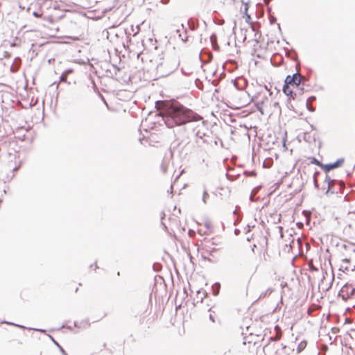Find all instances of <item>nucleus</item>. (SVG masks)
Returning <instances> with one entry per match:
<instances>
[{
    "mask_svg": "<svg viewBox=\"0 0 355 355\" xmlns=\"http://www.w3.org/2000/svg\"><path fill=\"white\" fill-rule=\"evenodd\" d=\"M166 105V114L163 119L168 128L184 125L192 121H200L202 119L201 116L178 102L168 103Z\"/></svg>",
    "mask_w": 355,
    "mask_h": 355,
    "instance_id": "nucleus-1",
    "label": "nucleus"
},
{
    "mask_svg": "<svg viewBox=\"0 0 355 355\" xmlns=\"http://www.w3.org/2000/svg\"><path fill=\"white\" fill-rule=\"evenodd\" d=\"M248 4L243 1H236L234 3V15L239 21L248 22L250 15L248 13Z\"/></svg>",
    "mask_w": 355,
    "mask_h": 355,
    "instance_id": "nucleus-2",
    "label": "nucleus"
},
{
    "mask_svg": "<svg viewBox=\"0 0 355 355\" xmlns=\"http://www.w3.org/2000/svg\"><path fill=\"white\" fill-rule=\"evenodd\" d=\"M244 26L240 27V32L243 35V40H245L248 37H254L253 40L258 42L261 36L257 27L254 26L256 24H243Z\"/></svg>",
    "mask_w": 355,
    "mask_h": 355,
    "instance_id": "nucleus-3",
    "label": "nucleus"
},
{
    "mask_svg": "<svg viewBox=\"0 0 355 355\" xmlns=\"http://www.w3.org/2000/svg\"><path fill=\"white\" fill-rule=\"evenodd\" d=\"M198 26V24H180V27L175 30L174 37L176 35L184 42L188 40V28L191 31H195Z\"/></svg>",
    "mask_w": 355,
    "mask_h": 355,
    "instance_id": "nucleus-4",
    "label": "nucleus"
},
{
    "mask_svg": "<svg viewBox=\"0 0 355 355\" xmlns=\"http://www.w3.org/2000/svg\"><path fill=\"white\" fill-rule=\"evenodd\" d=\"M122 24H119L117 26H116L114 24L110 26V31H115L114 36L116 37H122L123 34H125L128 37L130 35V32L128 28L125 27H121L120 25Z\"/></svg>",
    "mask_w": 355,
    "mask_h": 355,
    "instance_id": "nucleus-5",
    "label": "nucleus"
},
{
    "mask_svg": "<svg viewBox=\"0 0 355 355\" xmlns=\"http://www.w3.org/2000/svg\"><path fill=\"white\" fill-rule=\"evenodd\" d=\"M344 158H339L336 162L329 164H324L322 165V170L326 173H329L330 171L340 167L344 163Z\"/></svg>",
    "mask_w": 355,
    "mask_h": 355,
    "instance_id": "nucleus-6",
    "label": "nucleus"
},
{
    "mask_svg": "<svg viewBox=\"0 0 355 355\" xmlns=\"http://www.w3.org/2000/svg\"><path fill=\"white\" fill-rule=\"evenodd\" d=\"M302 84L301 80H294L293 76H291V75H287L285 80H284V85H288L290 87V85L295 87H299L300 85Z\"/></svg>",
    "mask_w": 355,
    "mask_h": 355,
    "instance_id": "nucleus-7",
    "label": "nucleus"
},
{
    "mask_svg": "<svg viewBox=\"0 0 355 355\" xmlns=\"http://www.w3.org/2000/svg\"><path fill=\"white\" fill-rule=\"evenodd\" d=\"M282 91L284 94L288 97L287 101H291V99H295L297 96V93L294 92L288 85H284Z\"/></svg>",
    "mask_w": 355,
    "mask_h": 355,
    "instance_id": "nucleus-8",
    "label": "nucleus"
},
{
    "mask_svg": "<svg viewBox=\"0 0 355 355\" xmlns=\"http://www.w3.org/2000/svg\"><path fill=\"white\" fill-rule=\"evenodd\" d=\"M47 336L53 342V343L58 348L59 351L62 353V355H68L64 348L54 339L51 335L47 334Z\"/></svg>",
    "mask_w": 355,
    "mask_h": 355,
    "instance_id": "nucleus-9",
    "label": "nucleus"
},
{
    "mask_svg": "<svg viewBox=\"0 0 355 355\" xmlns=\"http://www.w3.org/2000/svg\"><path fill=\"white\" fill-rule=\"evenodd\" d=\"M142 24H137L135 27H134L133 24H131L130 27L128 28L130 32V35H132L133 36L137 35V34L140 31V25Z\"/></svg>",
    "mask_w": 355,
    "mask_h": 355,
    "instance_id": "nucleus-10",
    "label": "nucleus"
},
{
    "mask_svg": "<svg viewBox=\"0 0 355 355\" xmlns=\"http://www.w3.org/2000/svg\"><path fill=\"white\" fill-rule=\"evenodd\" d=\"M112 68H113V71H112V70H110V69H108V70H107V73H109L110 74V76L112 78H114V76H117V73L121 70V68L115 64H112Z\"/></svg>",
    "mask_w": 355,
    "mask_h": 355,
    "instance_id": "nucleus-11",
    "label": "nucleus"
},
{
    "mask_svg": "<svg viewBox=\"0 0 355 355\" xmlns=\"http://www.w3.org/2000/svg\"><path fill=\"white\" fill-rule=\"evenodd\" d=\"M274 291L272 288H268L266 291L262 292L257 300L266 297L267 295H270Z\"/></svg>",
    "mask_w": 355,
    "mask_h": 355,
    "instance_id": "nucleus-12",
    "label": "nucleus"
},
{
    "mask_svg": "<svg viewBox=\"0 0 355 355\" xmlns=\"http://www.w3.org/2000/svg\"><path fill=\"white\" fill-rule=\"evenodd\" d=\"M58 31V27H53V28H50L49 31L45 32V34L50 37H54L55 35V34L57 33Z\"/></svg>",
    "mask_w": 355,
    "mask_h": 355,
    "instance_id": "nucleus-13",
    "label": "nucleus"
},
{
    "mask_svg": "<svg viewBox=\"0 0 355 355\" xmlns=\"http://www.w3.org/2000/svg\"><path fill=\"white\" fill-rule=\"evenodd\" d=\"M220 284L219 282H216L213 286H212V288H213V295L216 296L218 295L219 293V290H220Z\"/></svg>",
    "mask_w": 355,
    "mask_h": 355,
    "instance_id": "nucleus-14",
    "label": "nucleus"
},
{
    "mask_svg": "<svg viewBox=\"0 0 355 355\" xmlns=\"http://www.w3.org/2000/svg\"><path fill=\"white\" fill-rule=\"evenodd\" d=\"M345 289L347 290V292L348 295H353L354 293H355V288H352V287L347 286V284L343 286L342 291L343 292L345 291Z\"/></svg>",
    "mask_w": 355,
    "mask_h": 355,
    "instance_id": "nucleus-15",
    "label": "nucleus"
},
{
    "mask_svg": "<svg viewBox=\"0 0 355 355\" xmlns=\"http://www.w3.org/2000/svg\"><path fill=\"white\" fill-rule=\"evenodd\" d=\"M311 163L320 167L322 169V165H324V164H322L320 160H318L315 157H311Z\"/></svg>",
    "mask_w": 355,
    "mask_h": 355,
    "instance_id": "nucleus-16",
    "label": "nucleus"
},
{
    "mask_svg": "<svg viewBox=\"0 0 355 355\" xmlns=\"http://www.w3.org/2000/svg\"><path fill=\"white\" fill-rule=\"evenodd\" d=\"M336 193V192H335V191H334V187H331V186H330V184H328V185H327V189H326V191H325L324 194H325L326 196H329L330 194H334V193Z\"/></svg>",
    "mask_w": 355,
    "mask_h": 355,
    "instance_id": "nucleus-17",
    "label": "nucleus"
},
{
    "mask_svg": "<svg viewBox=\"0 0 355 355\" xmlns=\"http://www.w3.org/2000/svg\"><path fill=\"white\" fill-rule=\"evenodd\" d=\"M116 32V30L115 31H110V27L108 28V29H105L103 31V35H106V37L107 39L110 38V37L112 35H114V33Z\"/></svg>",
    "mask_w": 355,
    "mask_h": 355,
    "instance_id": "nucleus-18",
    "label": "nucleus"
},
{
    "mask_svg": "<svg viewBox=\"0 0 355 355\" xmlns=\"http://www.w3.org/2000/svg\"><path fill=\"white\" fill-rule=\"evenodd\" d=\"M306 345V342H301L300 343H299L297 347V352H301L305 348Z\"/></svg>",
    "mask_w": 355,
    "mask_h": 355,
    "instance_id": "nucleus-19",
    "label": "nucleus"
},
{
    "mask_svg": "<svg viewBox=\"0 0 355 355\" xmlns=\"http://www.w3.org/2000/svg\"><path fill=\"white\" fill-rule=\"evenodd\" d=\"M320 174V172L319 171H315L314 175H313V185H314V187L317 189H319V184L317 182V180H316V176Z\"/></svg>",
    "mask_w": 355,
    "mask_h": 355,
    "instance_id": "nucleus-20",
    "label": "nucleus"
},
{
    "mask_svg": "<svg viewBox=\"0 0 355 355\" xmlns=\"http://www.w3.org/2000/svg\"><path fill=\"white\" fill-rule=\"evenodd\" d=\"M208 197H209V194H208L206 189L205 188L203 193H202V200L204 204L207 203V198Z\"/></svg>",
    "mask_w": 355,
    "mask_h": 355,
    "instance_id": "nucleus-21",
    "label": "nucleus"
},
{
    "mask_svg": "<svg viewBox=\"0 0 355 355\" xmlns=\"http://www.w3.org/2000/svg\"><path fill=\"white\" fill-rule=\"evenodd\" d=\"M210 42H211V44L217 43V35L216 33H212L210 35Z\"/></svg>",
    "mask_w": 355,
    "mask_h": 355,
    "instance_id": "nucleus-22",
    "label": "nucleus"
},
{
    "mask_svg": "<svg viewBox=\"0 0 355 355\" xmlns=\"http://www.w3.org/2000/svg\"><path fill=\"white\" fill-rule=\"evenodd\" d=\"M217 251H218V249H217V248H210V249H207V250H206V252H207L209 255H210V256H213V254H214V252H217Z\"/></svg>",
    "mask_w": 355,
    "mask_h": 355,
    "instance_id": "nucleus-23",
    "label": "nucleus"
},
{
    "mask_svg": "<svg viewBox=\"0 0 355 355\" xmlns=\"http://www.w3.org/2000/svg\"><path fill=\"white\" fill-rule=\"evenodd\" d=\"M195 135L196 137L198 139H202L205 137V134L204 132H201L200 130H197L195 132Z\"/></svg>",
    "mask_w": 355,
    "mask_h": 355,
    "instance_id": "nucleus-24",
    "label": "nucleus"
},
{
    "mask_svg": "<svg viewBox=\"0 0 355 355\" xmlns=\"http://www.w3.org/2000/svg\"><path fill=\"white\" fill-rule=\"evenodd\" d=\"M291 76H293L294 80L300 79L301 82L302 81V79H304V78L300 74H299L297 71L293 75H291Z\"/></svg>",
    "mask_w": 355,
    "mask_h": 355,
    "instance_id": "nucleus-25",
    "label": "nucleus"
},
{
    "mask_svg": "<svg viewBox=\"0 0 355 355\" xmlns=\"http://www.w3.org/2000/svg\"><path fill=\"white\" fill-rule=\"evenodd\" d=\"M334 181V180L331 179L329 175H328L327 174L326 175V177H325V179L324 181V183H327L328 185V184H330L331 182H332Z\"/></svg>",
    "mask_w": 355,
    "mask_h": 355,
    "instance_id": "nucleus-26",
    "label": "nucleus"
},
{
    "mask_svg": "<svg viewBox=\"0 0 355 355\" xmlns=\"http://www.w3.org/2000/svg\"><path fill=\"white\" fill-rule=\"evenodd\" d=\"M190 142V139H189V137H186L185 138H184L183 139H182L181 142L180 143V144H184V146H187L189 144Z\"/></svg>",
    "mask_w": 355,
    "mask_h": 355,
    "instance_id": "nucleus-27",
    "label": "nucleus"
},
{
    "mask_svg": "<svg viewBox=\"0 0 355 355\" xmlns=\"http://www.w3.org/2000/svg\"><path fill=\"white\" fill-rule=\"evenodd\" d=\"M256 107H257V110L261 113V114H264L263 108V107L261 105L257 103V104H256Z\"/></svg>",
    "mask_w": 355,
    "mask_h": 355,
    "instance_id": "nucleus-28",
    "label": "nucleus"
},
{
    "mask_svg": "<svg viewBox=\"0 0 355 355\" xmlns=\"http://www.w3.org/2000/svg\"><path fill=\"white\" fill-rule=\"evenodd\" d=\"M204 225L207 230H210L211 228V223L209 220H206Z\"/></svg>",
    "mask_w": 355,
    "mask_h": 355,
    "instance_id": "nucleus-29",
    "label": "nucleus"
},
{
    "mask_svg": "<svg viewBox=\"0 0 355 355\" xmlns=\"http://www.w3.org/2000/svg\"><path fill=\"white\" fill-rule=\"evenodd\" d=\"M60 81L67 82L66 74L64 73H62V75L60 76Z\"/></svg>",
    "mask_w": 355,
    "mask_h": 355,
    "instance_id": "nucleus-30",
    "label": "nucleus"
},
{
    "mask_svg": "<svg viewBox=\"0 0 355 355\" xmlns=\"http://www.w3.org/2000/svg\"><path fill=\"white\" fill-rule=\"evenodd\" d=\"M80 325H85L87 327H89L90 326V323L89 322L88 320H83L80 322Z\"/></svg>",
    "mask_w": 355,
    "mask_h": 355,
    "instance_id": "nucleus-31",
    "label": "nucleus"
},
{
    "mask_svg": "<svg viewBox=\"0 0 355 355\" xmlns=\"http://www.w3.org/2000/svg\"><path fill=\"white\" fill-rule=\"evenodd\" d=\"M29 330H34V331H40V332H45V330L44 329H38V328H27Z\"/></svg>",
    "mask_w": 355,
    "mask_h": 355,
    "instance_id": "nucleus-32",
    "label": "nucleus"
},
{
    "mask_svg": "<svg viewBox=\"0 0 355 355\" xmlns=\"http://www.w3.org/2000/svg\"><path fill=\"white\" fill-rule=\"evenodd\" d=\"M212 47H213V49L215 50V51H219L220 50V46H218V44L217 43H215V44H212Z\"/></svg>",
    "mask_w": 355,
    "mask_h": 355,
    "instance_id": "nucleus-33",
    "label": "nucleus"
},
{
    "mask_svg": "<svg viewBox=\"0 0 355 355\" xmlns=\"http://www.w3.org/2000/svg\"><path fill=\"white\" fill-rule=\"evenodd\" d=\"M1 324H10V325H13V326H16L17 324L14 323V322H8V321H6V320H3L1 322Z\"/></svg>",
    "mask_w": 355,
    "mask_h": 355,
    "instance_id": "nucleus-34",
    "label": "nucleus"
},
{
    "mask_svg": "<svg viewBox=\"0 0 355 355\" xmlns=\"http://www.w3.org/2000/svg\"><path fill=\"white\" fill-rule=\"evenodd\" d=\"M297 88L299 90V94L300 95H302V94H303L304 93V89L303 87H300V86L299 87H297Z\"/></svg>",
    "mask_w": 355,
    "mask_h": 355,
    "instance_id": "nucleus-35",
    "label": "nucleus"
},
{
    "mask_svg": "<svg viewBox=\"0 0 355 355\" xmlns=\"http://www.w3.org/2000/svg\"><path fill=\"white\" fill-rule=\"evenodd\" d=\"M316 99V97L315 96H311L309 97V98L306 100V103H309L310 101H313Z\"/></svg>",
    "mask_w": 355,
    "mask_h": 355,
    "instance_id": "nucleus-36",
    "label": "nucleus"
},
{
    "mask_svg": "<svg viewBox=\"0 0 355 355\" xmlns=\"http://www.w3.org/2000/svg\"><path fill=\"white\" fill-rule=\"evenodd\" d=\"M73 71V70L72 69H67L63 73H64L67 76V75L72 73Z\"/></svg>",
    "mask_w": 355,
    "mask_h": 355,
    "instance_id": "nucleus-37",
    "label": "nucleus"
},
{
    "mask_svg": "<svg viewBox=\"0 0 355 355\" xmlns=\"http://www.w3.org/2000/svg\"><path fill=\"white\" fill-rule=\"evenodd\" d=\"M306 108H307V110L309 111H310V112H314L315 111V108L311 107V106H309V103H306Z\"/></svg>",
    "mask_w": 355,
    "mask_h": 355,
    "instance_id": "nucleus-38",
    "label": "nucleus"
},
{
    "mask_svg": "<svg viewBox=\"0 0 355 355\" xmlns=\"http://www.w3.org/2000/svg\"><path fill=\"white\" fill-rule=\"evenodd\" d=\"M202 258L204 259V260H206V261H208L209 262H212V260L209 258V257H205V255L202 254Z\"/></svg>",
    "mask_w": 355,
    "mask_h": 355,
    "instance_id": "nucleus-39",
    "label": "nucleus"
},
{
    "mask_svg": "<svg viewBox=\"0 0 355 355\" xmlns=\"http://www.w3.org/2000/svg\"><path fill=\"white\" fill-rule=\"evenodd\" d=\"M209 320L212 322H215V318L214 316L212 315V314H209Z\"/></svg>",
    "mask_w": 355,
    "mask_h": 355,
    "instance_id": "nucleus-40",
    "label": "nucleus"
},
{
    "mask_svg": "<svg viewBox=\"0 0 355 355\" xmlns=\"http://www.w3.org/2000/svg\"><path fill=\"white\" fill-rule=\"evenodd\" d=\"M287 107L290 110H293V106L291 104V101H287Z\"/></svg>",
    "mask_w": 355,
    "mask_h": 355,
    "instance_id": "nucleus-41",
    "label": "nucleus"
},
{
    "mask_svg": "<svg viewBox=\"0 0 355 355\" xmlns=\"http://www.w3.org/2000/svg\"><path fill=\"white\" fill-rule=\"evenodd\" d=\"M254 227V225H252V227ZM245 229H246V233H248V232H249L250 231V230H251V226H250L249 225H248Z\"/></svg>",
    "mask_w": 355,
    "mask_h": 355,
    "instance_id": "nucleus-42",
    "label": "nucleus"
},
{
    "mask_svg": "<svg viewBox=\"0 0 355 355\" xmlns=\"http://www.w3.org/2000/svg\"><path fill=\"white\" fill-rule=\"evenodd\" d=\"M162 60V58H159L160 62H159L157 64V69H159V68L160 67H162V62H161V60Z\"/></svg>",
    "mask_w": 355,
    "mask_h": 355,
    "instance_id": "nucleus-43",
    "label": "nucleus"
},
{
    "mask_svg": "<svg viewBox=\"0 0 355 355\" xmlns=\"http://www.w3.org/2000/svg\"><path fill=\"white\" fill-rule=\"evenodd\" d=\"M10 53H9V52H8V51H4V55H3V56H4L5 58H8V57H10Z\"/></svg>",
    "mask_w": 355,
    "mask_h": 355,
    "instance_id": "nucleus-44",
    "label": "nucleus"
},
{
    "mask_svg": "<svg viewBox=\"0 0 355 355\" xmlns=\"http://www.w3.org/2000/svg\"><path fill=\"white\" fill-rule=\"evenodd\" d=\"M230 354H231V349H229L227 351L225 352L223 354L224 355H230Z\"/></svg>",
    "mask_w": 355,
    "mask_h": 355,
    "instance_id": "nucleus-45",
    "label": "nucleus"
},
{
    "mask_svg": "<svg viewBox=\"0 0 355 355\" xmlns=\"http://www.w3.org/2000/svg\"><path fill=\"white\" fill-rule=\"evenodd\" d=\"M234 232L235 235H239L240 234V230L239 229H235Z\"/></svg>",
    "mask_w": 355,
    "mask_h": 355,
    "instance_id": "nucleus-46",
    "label": "nucleus"
},
{
    "mask_svg": "<svg viewBox=\"0 0 355 355\" xmlns=\"http://www.w3.org/2000/svg\"><path fill=\"white\" fill-rule=\"evenodd\" d=\"M234 26L232 28V31H234V34L236 35V23H234Z\"/></svg>",
    "mask_w": 355,
    "mask_h": 355,
    "instance_id": "nucleus-47",
    "label": "nucleus"
},
{
    "mask_svg": "<svg viewBox=\"0 0 355 355\" xmlns=\"http://www.w3.org/2000/svg\"><path fill=\"white\" fill-rule=\"evenodd\" d=\"M278 339L277 338H275V337H270L269 338V340L270 341H277Z\"/></svg>",
    "mask_w": 355,
    "mask_h": 355,
    "instance_id": "nucleus-48",
    "label": "nucleus"
},
{
    "mask_svg": "<svg viewBox=\"0 0 355 355\" xmlns=\"http://www.w3.org/2000/svg\"><path fill=\"white\" fill-rule=\"evenodd\" d=\"M94 266H95V268H98V266H97V265H96V262H95V263H93V264H91V265H90V266H89V268H94Z\"/></svg>",
    "mask_w": 355,
    "mask_h": 355,
    "instance_id": "nucleus-49",
    "label": "nucleus"
},
{
    "mask_svg": "<svg viewBox=\"0 0 355 355\" xmlns=\"http://www.w3.org/2000/svg\"><path fill=\"white\" fill-rule=\"evenodd\" d=\"M15 327H17L19 328H21V329H26V327L24 325H21V324H17L15 326Z\"/></svg>",
    "mask_w": 355,
    "mask_h": 355,
    "instance_id": "nucleus-50",
    "label": "nucleus"
},
{
    "mask_svg": "<svg viewBox=\"0 0 355 355\" xmlns=\"http://www.w3.org/2000/svg\"><path fill=\"white\" fill-rule=\"evenodd\" d=\"M273 106L275 107H279V103L278 102H275L273 103Z\"/></svg>",
    "mask_w": 355,
    "mask_h": 355,
    "instance_id": "nucleus-51",
    "label": "nucleus"
},
{
    "mask_svg": "<svg viewBox=\"0 0 355 355\" xmlns=\"http://www.w3.org/2000/svg\"><path fill=\"white\" fill-rule=\"evenodd\" d=\"M165 213L164 211H162L161 212V220H162L164 219V218L165 217Z\"/></svg>",
    "mask_w": 355,
    "mask_h": 355,
    "instance_id": "nucleus-52",
    "label": "nucleus"
},
{
    "mask_svg": "<svg viewBox=\"0 0 355 355\" xmlns=\"http://www.w3.org/2000/svg\"><path fill=\"white\" fill-rule=\"evenodd\" d=\"M73 326L75 327H80V325L78 324V322L75 321L74 323H73Z\"/></svg>",
    "mask_w": 355,
    "mask_h": 355,
    "instance_id": "nucleus-53",
    "label": "nucleus"
},
{
    "mask_svg": "<svg viewBox=\"0 0 355 355\" xmlns=\"http://www.w3.org/2000/svg\"><path fill=\"white\" fill-rule=\"evenodd\" d=\"M265 89L269 92L270 95L272 94V92L270 91V89L268 88V85L264 86Z\"/></svg>",
    "mask_w": 355,
    "mask_h": 355,
    "instance_id": "nucleus-54",
    "label": "nucleus"
},
{
    "mask_svg": "<svg viewBox=\"0 0 355 355\" xmlns=\"http://www.w3.org/2000/svg\"><path fill=\"white\" fill-rule=\"evenodd\" d=\"M343 262H346V263H349V259L345 258V259H343Z\"/></svg>",
    "mask_w": 355,
    "mask_h": 355,
    "instance_id": "nucleus-55",
    "label": "nucleus"
},
{
    "mask_svg": "<svg viewBox=\"0 0 355 355\" xmlns=\"http://www.w3.org/2000/svg\"><path fill=\"white\" fill-rule=\"evenodd\" d=\"M162 225L164 227V229H166V225L162 221L161 222Z\"/></svg>",
    "mask_w": 355,
    "mask_h": 355,
    "instance_id": "nucleus-56",
    "label": "nucleus"
},
{
    "mask_svg": "<svg viewBox=\"0 0 355 355\" xmlns=\"http://www.w3.org/2000/svg\"><path fill=\"white\" fill-rule=\"evenodd\" d=\"M252 239V236H251L250 237H248L247 241H250Z\"/></svg>",
    "mask_w": 355,
    "mask_h": 355,
    "instance_id": "nucleus-57",
    "label": "nucleus"
},
{
    "mask_svg": "<svg viewBox=\"0 0 355 355\" xmlns=\"http://www.w3.org/2000/svg\"><path fill=\"white\" fill-rule=\"evenodd\" d=\"M256 247H257L256 244H254V245H253V246H252V251H254V248H256Z\"/></svg>",
    "mask_w": 355,
    "mask_h": 355,
    "instance_id": "nucleus-58",
    "label": "nucleus"
},
{
    "mask_svg": "<svg viewBox=\"0 0 355 355\" xmlns=\"http://www.w3.org/2000/svg\"><path fill=\"white\" fill-rule=\"evenodd\" d=\"M10 46H15V42H12V43H10Z\"/></svg>",
    "mask_w": 355,
    "mask_h": 355,
    "instance_id": "nucleus-59",
    "label": "nucleus"
},
{
    "mask_svg": "<svg viewBox=\"0 0 355 355\" xmlns=\"http://www.w3.org/2000/svg\"><path fill=\"white\" fill-rule=\"evenodd\" d=\"M73 40H77L78 38L77 37H71Z\"/></svg>",
    "mask_w": 355,
    "mask_h": 355,
    "instance_id": "nucleus-60",
    "label": "nucleus"
},
{
    "mask_svg": "<svg viewBox=\"0 0 355 355\" xmlns=\"http://www.w3.org/2000/svg\"><path fill=\"white\" fill-rule=\"evenodd\" d=\"M277 27H278V28H279V29H280V24H279V23H277Z\"/></svg>",
    "mask_w": 355,
    "mask_h": 355,
    "instance_id": "nucleus-61",
    "label": "nucleus"
},
{
    "mask_svg": "<svg viewBox=\"0 0 355 355\" xmlns=\"http://www.w3.org/2000/svg\"><path fill=\"white\" fill-rule=\"evenodd\" d=\"M67 329H70V330H71V329H72L71 327H70V326L67 327Z\"/></svg>",
    "mask_w": 355,
    "mask_h": 355,
    "instance_id": "nucleus-62",
    "label": "nucleus"
},
{
    "mask_svg": "<svg viewBox=\"0 0 355 355\" xmlns=\"http://www.w3.org/2000/svg\"><path fill=\"white\" fill-rule=\"evenodd\" d=\"M103 101H104L105 104L107 105V107H108L107 102L105 100H103Z\"/></svg>",
    "mask_w": 355,
    "mask_h": 355,
    "instance_id": "nucleus-63",
    "label": "nucleus"
},
{
    "mask_svg": "<svg viewBox=\"0 0 355 355\" xmlns=\"http://www.w3.org/2000/svg\"><path fill=\"white\" fill-rule=\"evenodd\" d=\"M116 275H117L118 276H119V275H120V272H119V271H118V272H117V273H116Z\"/></svg>",
    "mask_w": 355,
    "mask_h": 355,
    "instance_id": "nucleus-64",
    "label": "nucleus"
}]
</instances>
